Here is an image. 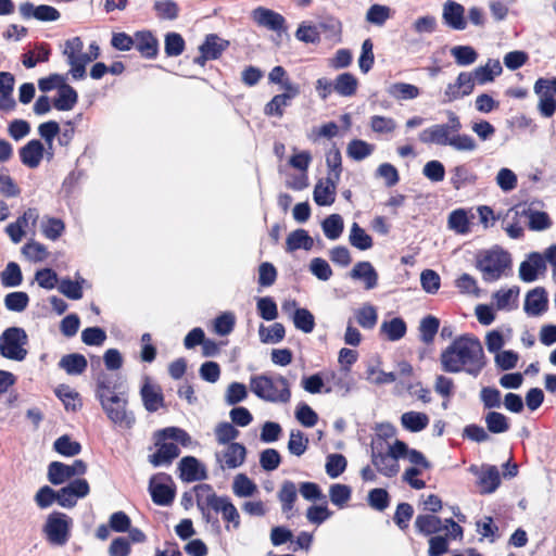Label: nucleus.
<instances>
[{"mask_svg": "<svg viewBox=\"0 0 556 556\" xmlns=\"http://www.w3.org/2000/svg\"><path fill=\"white\" fill-rule=\"evenodd\" d=\"M440 362L444 372L465 371L475 378L480 375L488 363L481 341L469 333L455 338L441 352Z\"/></svg>", "mask_w": 556, "mask_h": 556, "instance_id": "f257e3e1", "label": "nucleus"}, {"mask_svg": "<svg viewBox=\"0 0 556 556\" xmlns=\"http://www.w3.org/2000/svg\"><path fill=\"white\" fill-rule=\"evenodd\" d=\"M251 391L261 400L269 403H289L291 399L290 383L286 377L277 375L252 376L250 379Z\"/></svg>", "mask_w": 556, "mask_h": 556, "instance_id": "f03ea898", "label": "nucleus"}, {"mask_svg": "<svg viewBox=\"0 0 556 556\" xmlns=\"http://www.w3.org/2000/svg\"><path fill=\"white\" fill-rule=\"evenodd\" d=\"M511 267L510 254L502 248L485 251L477 257V268L482 271L486 282L498 280L506 269Z\"/></svg>", "mask_w": 556, "mask_h": 556, "instance_id": "7ed1b4c3", "label": "nucleus"}, {"mask_svg": "<svg viewBox=\"0 0 556 556\" xmlns=\"http://www.w3.org/2000/svg\"><path fill=\"white\" fill-rule=\"evenodd\" d=\"M28 336L22 327H9L0 334V355L7 359L23 362L28 351Z\"/></svg>", "mask_w": 556, "mask_h": 556, "instance_id": "20e7f679", "label": "nucleus"}, {"mask_svg": "<svg viewBox=\"0 0 556 556\" xmlns=\"http://www.w3.org/2000/svg\"><path fill=\"white\" fill-rule=\"evenodd\" d=\"M102 397L99 402L106 417L115 425L124 426L128 429L132 428L136 417L132 412L127 409L128 394L126 390Z\"/></svg>", "mask_w": 556, "mask_h": 556, "instance_id": "39448f33", "label": "nucleus"}, {"mask_svg": "<svg viewBox=\"0 0 556 556\" xmlns=\"http://www.w3.org/2000/svg\"><path fill=\"white\" fill-rule=\"evenodd\" d=\"M463 125L459 116L453 112H447L446 124H435L424 129L418 138L426 144L450 146L452 142L453 134L459 132Z\"/></svg>", "mask_w": 556, "mask_h": 556, "instance_id": "423d86ee", "label": "nucleus"}, {"mask_svg": "<svg viewBox=\"0 0 556 556\" xmlns=\"http://www.w3.org/2000/svg\"><path fill=\"white\" fill-rule=\"evenodd\" d=\"M73 519L65 513L54 510L47 516L42 528L46 540L53 546H64L71 538Z\"/></svg>", "mask_w": 556, "mask_h": 556, "instance_id": "0eeeda50", "label": "nucleus"}, {"mask_svg": "<svg viewBox=\"0 0 556 556\" xmlns=\"http://www.w3.org/2000/svg\"><path fill=\"white\" fill-rule=\"evenodd\" d=\"M149 493L154 504L170 505L176 495V485L168 473L159 472L150 478Z\"/></svg>", "mask_w": 556, "mask_h": 556, "instance_id": "6e6552de", "label": "nucleus"}, {"mask_svg": "<svg viewBox=\"0 0 556 556\" xmlns=\"http://www.w3.org/2000/svg\"><path fill=\"white\" fill-rule=\"evenodd\" d=\"M86 472L87 464L83 459H75L71 465L54 460L48 465L47 479L52 485H62L71 481L72 478Z\"/></svg>", "mask_w": 556, "mask_h": 556, "instance_id": "1a4fd4ad", "label": "nucleus"}, {"mask_svg": "<svg viewBox=\"0 0 556 556\" xmlns=\"http://www.w3.org/2000/svg\"><path fill=\"white\" fill-rule=\"evenodd\" d=\"M229 45L228 40L217 34H207L199 46V55L193 59V63L204 67L207 61L219 59Z\"/></svg>", "mask_w": 556, "mask_h": 556, "instance_id": "9d476101", "label": "nucleus"}, {"mask_svg": "<svg viewBox=\"0 0 556 556\" xmlns=\"http://www.w3.org/2000/svg\"><path fill=\"white\" fill-rule=\"evenodd\" d=\"M370 457L372 465L382 476L393 478L399 473L400 464L389 452L384 451L382 442L372 441Z\"/></svg>", "mask_w": 556, "mask_h": 556, "instance_id": "9b49d317", "label": "nucleus"}, {"mask_svg": "<svg viewBox=\"0 0 556 556\" xmlns=\"http://www.w3.org/2000/svg\"><path fill=\"white\" fill-rule=\"evenodd\" d=\"M251 16L258 26L275 31L278 36L288 30L285 16L271 9L257 7L252 11Z\"/></svg>", "mask_w": 556, "mask_h": 556, "instance_id": "f8f14e48", "label": "nucleus"}, {"mask_svg": "<svg viewBox=\"0 0 556 556\" xmlns=\"http://www.w3.org/2000/svg\"><path fill=\"white\" fill-rule=\"evenodd\" d=\"M473 91V81L468 72H460L454 83H450L440 100L441 104H447L468 97Z\"/></svg>", "mask_w": 556, "mask_h": 556, "instance_id": "ddd939ff", "label": "nucleus"}, {"mask_svg": "<svg viewBox=\"0 0 556 556\" xmlns=\"http://www.w3.org/2000/svg\"><path fill=\"white\" fill-rule=\"evenodd\" d=\"M18 11L22 18H35L39 22H55L61 16L59 10H56L54 7L48 4L35 5L29 1L21 3Z\"/></svg>", "mask_w": 556, "mask_h": 556, "instance_id": "4468645a", "label": "nucleus"}, {"mask_svg": "<svg viewBox=\"0 0 556 556\" xmlns=\"http://www.w3.org/2000/svg\"><path fill=\"white\" fill-rule=\"evenodd\" d=\"M179 478L181 481L190 483L202 481L207 478V470L194 456H185L178 463Z\"/></svg>", "mask_w": 556, "mask_h": 556, "instance_id": "2eb2a0df", "label": "nucleus"}, {"mask_svg": "<svg viewBox=\"0 0 556 556\" xmlns=\"http://www.w3.org/2000/svg\"><path fill=\"white\" fill-rule=\"evenodd\" d=\"M473 475L478 476V484L481 494H491L497 490L501 484V476L496 466L485 465L482 470L475 465L469 469Z\"/></svg>", "mask_w": 556, "mask_h": 556, "instance_id": "dca6fc26", "label": "nucleus"}, {"mask_svg": "<svg viewBox=\"0 0 556 556\" xmlns=\"http://www.w3.org/2000/svg\"><path fill=\"white\" fill-rule=\"evenodd\" d=\"M155 453L148 456L149 463L153 467L169 466L180 454V448L173 442L159 441L155 438Z\"/></svg>", "mask_w": 556, "mask_h": 556, "instance_id": "f3484780", "label": "nucleus"}, {"mask_svg": "<svg viewBox=\"0 0 556 556\" xmlns=\"http://www.w3.org/2000/svg\"><path fill=\"white\" fill-rule=\"evenodd\" d=\"M547 307V292L543 287H536L526 294L523 309L528 316H540Z\"/></svg>", "mask_w": 556, "mask_h": 556, "instance_id": "a211bd4d", "label": "nucleus"}, {"mask_svg": "<svg viewBox=\"0 0 556 556\" xmlns=\"http://www.w3.org/2000/svg\"><path fill=\"white\" fill-rule=\"evenodd\" d=\"M546 269L545 260L539 252H531L528 258L521 262L519 278L525 282H532L538 279L539 273Z\"/></svg>", "mask_w": 556, "mask_h": 556, "instance_id": "6ab92c4d", "label": "nucleus"}, {"mask_svg": "<svg viewBox=\"0 0 556 556\" xmlns=\"http://www.w3.org/2000/svg\"><path fill=\"white\" fill-rule=\"evenodd\" d=\"M442 17L444 23L453 29L464 30L467 26L465 8L454 0H447L443 4Z\"/></svg>", "mask_w": 556, "mask_h": 556, "instance_id": "aec40b11", "label": "nucleus"}, {"mask_svg": "<svg viewBox=\"0 0 556 556\" xmlns=\"http://www.w3.org/2000/svg\"><path fill=\"white\" fill-rule=\"evenodd\" d=\"M46 152L43 143L39 139H31L18 150L22 164L29 168H36Z\"/></svg>", "mask_w": 556, "mask_h": 556, "instance_id": "412c9836", "label": "nucleus"}, {"mask_svg": "<svg viewBox=\"0 0 556 556\" xmlns=\"http://www.w3.org/2000/svg\"><path fill=\"white\" fill-rule=\"evenodd\" d=\"M450 184L454 190H460L473 186L478 181V175L468 163L459 164L451 169Z\"/></svg>", "mask_w": 556, "mask_h": 556, "instance_id": "4be33fe9", "label": "nucleus"}, {"mask_svg": "<svg viewBox=\"0 0 556 556\" xmlns=\"http://www.w3.org/2000/svg\"><path fill=\"white\" fill-rule=\"evenodd\" d=\"M125 391L124 382L122 377L113 374L99 375L97 379L96 397L102 400V396H110L117 392Z\"/></svg>", "mask_w": 556, "mask_h": 556, "instance_id": "5701e85b", "label": "nucleus"}, {"mask_svg": "<svg viewBox=\"0 0 556 556\" xmlns=\"http://www.w3.org/2000/svg\"><path fill=\"white\" fill-rule=\"evenodd\" d=\"M134 47L148 60H154L159 54V41L150 30L136 31Z\"/></svg>", "mask_w": 556, "mask_h": 556, "instance_id": "b1692460", "label": "nucleus"}, {"mask_svg": "<svg viewBox=\"0 0 556 556\" xmlns=\"http://www.w3.org/2000/svg\"><path fill=\"white\" fill-rule=\"evenodd\" d=\"M140 395L143 406L149 413H154L164 406V396L161 389L152 386L149 377L146 378L140 389Z\"/></svg>", "mask_w": 556, "mask_h": 556, "instance_id": "393cba45", "label": "nucleus"}, {"mask_svg": "<svg viewBox=\"0 0 556 556\" xmlns=\"http://www.w3.org/2000/svg\"><path fill=\"white\" fill-rule=\"evenodd\" d=\"M350 277L356 280H363L367 290H371L378 285V273L368 261L356 263L350 271Z\"/></svg>", "mask_w": 556, "mask_h": 556, "instance_id": "a878e982", "label": "nucleus"}, {"mask_svg": "<svg viewBox=\"0 0 556 556\" xmlns=\"http://www.w3.org/2000/svg\"><path fill=\"white\" fill-rule=\"evenodd\" d=\"M503 72V67L500 61L489 60L485 65L476 67L472 72H468L471 80L473 81V87L476 83L479 85H485L494 80V78L501 75Z\"/></svg>", "mask_w": 556, "mask_h": 556, "instance_id": "bb28decb", "label": "nucleus"}, {"mask_svg": "<svg viewBox=\"0 0 556 556\" xmlns=\"http://www.w3.org/2000/svg\"><path fill=\"white\" fill-rule=\"evenodd\" d=\"M517 214L529 218L528 227L532 231H543L552 226V219L546 212L533 210L531 206L517 211Z\"/></svg>", "mask_w": 556, "mask_h": 556, "instance_id": "cd10ccee", "label": "nucleus"}, {"mask_svg": "<svg viewBox=\"0 0 556 556\" xmlns=\"http://www.w3.org/2000/svg\"><path fill=\"white\" fill-rule=\"evenodd\" d=\"M58 366L70 376H79L86 371L88 362L83 354L71 353L62 356Z\"/></svg>", "mask_w": 556, "mask_h": 556, "instance_id": "c85d7f7f", "label": "nucleus"}, {"mask_svg": "<svg viewBox=\"0 0 556 556\" xmlns=\"http://www.w3.org/2000/svg\"><path fill=\"white\" fill-rule=\"evenodd\" d=\"M314 247V239L305 229H295L290 232L286 240V252L292 253L299 249L311 251Z\"/></svg>", "mask_w": 556, "mask_h": 556, "instance_id": "c756f323", "label": "nucleus"}, {"mask_svg": "<svg viewBox=\"0 0 556 556\" xmlns=\"http://www.w3.org/2000/svg\"><path fill=\"white\" fill-rule=\"evenodd\" d=\"M78 102L77 91L68 84L60 86L58 96L52 100V105L58 111H71Z\"/></svg>", "mask_w": 556, "mask_h": 556, "instance_id": "7c9ffc66", "label": "nucleus"}, {"mask_svg": "<svg viewBox=\"0 0 556 556\" xmlns=\"http://www.w3.org/2000/svg\"><path fill=\"white\" fill-rule=\"evenodd\" d=\"M415 528L422 535H432L443 530V521L432 514L418 515L415 520Z\"/></svg>", "mask_w": 556, "mask_h": 556, "instance_id": "2f4dec72", "label": "nucleus"}, {"mask_svg": "<svg viewBox=\"0 0 556 556\" xmlns=\"http://www.w3.org/2000/svg\"><path fill=\"white\" fill-rule=\"evenodd\" d=\"M197 498V506L202 514V518L205 522L210 523L217 532L220 529L219 520L217 517L213 516L203 503V493L211 492L212 485L206 483L198 484L193 488Z\"/></svg>", "mask_w": 556, "mask_h": 556, "instance_id": "473e14b6", "label": "nucleus"}, {"mask_svg": "<svg viewBox=\"0 0 556 556\" xmlns=\"http://www.w3.org/2000/svg\"><path fill=\"white\" fill-rule=\"evenodd\" d=\"M334 81V92L341 97H352L358 87L357 78L349 72L339 74Z\"/></svg>", "mask_w": 556, "mask_h": 556, "instance_id": "72a5a7b5", "label": "nucleus"}, {"mask_svg": "<svg viewBox=\"0 0 556 556\" xmlns=\"http://www.w3.org/2000/svg\"><path fill=\"white\" fill-rule=\"evenodd\" d=\"M407 331L406 323L401 317H394L390 320L382 321L380 332L384 333L389 341L401 340Z\"/></svg>", "mask_w": 556, "mask_h": 556, "instance_id": "f704fd0d", "label": "nucleus"}, {"mask_svg": "<svg viewBox=\"0 0 556 556\" xmlns=\"http://www.w3.org/2000/svg\"><path fill=\"white\" fill-rule=\"evenodd\" d=\"M486 430L492 434L505 433L510 428L509 418L504 414L490 410L484 415Z\"/></svg>", "mask_w": 556, "mask_h": 556, "instance_id": "c9c22d12", "label": "nucleus"}, {"mask_svg": "<svg viewBox=\"0 0 556 556\" xmlns=\"http://www.w3.org/2000/svg\"><path fill=\"white\" fill-rule=\"evenodd\" d=\"M225 464L229 469L240 467L247 457V448L242 443L232 442L227 444V448L224 452Z\"/></svg>", "mask_w": 556, "mask_h": 556, "instance_id": "e433bc0d", "label": "nucleus"}, {"mask_svg": "<svg viewBox=\"0 0 556 556\" xmlns=\"http://www.w3.org/2000/svg\"><path fill=\"white\" fill-rule=\"evenodd\" d=\"M401 424L410 432H420L429 425V417L425 413L410 410L401 416Z\"/></svg>", "mask_w": 556, "mask_h": 556, "instance_id": "4c0bfd02", "label": "nucleus"}, {"mask_svg": "<svg viewBox=\"0 0 556 556\" xmlns=\"http://www.w3.org/2000/svg\"><path fill=\"white\" fill-rule=\"evenodd\" d=\"M87 282L81 276H77L76 280L71 278H62L59 283V291L71 300H80L84 295L83 286Z\"/></svg>", "mask_w": 556, "mask_h": 556, "instance_id": "58836bf2", "label": "nucleus"}, {"mask_svg": "<svg viewBox=\"0 0 556 556\" xmlns=\"http://www.w3.org/2000/svg\"><path fill=\"white\" fill-rule=\"evenodd\" d=\"M294 327L304 333L313 332L315 328V317L312 312L305 307H296L291 316Z\"/></svg>", "mask_w": 556, "mask_h": 556, "instance_id": "ea45409f", "label": "nucleus"}, {"mask_svg": "<svg viewBox=\"0 0 556 556\" xmlns=\"http://www.w3.org/2000/svg\"><path fill=\"white\" fill-rule=\"evenodd\" d=\"M155 15L163 21H174L178 18L180 8L174 0H156L153 3Z\"/></svg>", "mask_w": 556, "mask_h": 556, "instance_id": "a19ab883", "label": "nucleus"}, {"mask_svg": "<svg viewBox=\"0 0 556 556\" xmlns=\"http://www.w3.org/2000/svg\"><path fill=\"white\" fill-rule=\"evenodd\" d=\"M375 146L362 139H353L349 142L346 154L350 159L359 162L371 155Z\"/></svg>", "mask_w": 556, "mask_h": 556, "instance_id": "79ce46f5", "label": "nucleus"}, {"mask_svg": "<svg viewBox=\"0 0 556 556\" xmlns=\"http://www.w3.org/2000/svg\"><path fill=\"white\" fill-rule=\"evenodd\" d=\"M324 235L329 240H337L341 237L344 229V222L341 215L331 214L321 222Z\"/></svg>", "mask_w": 556, "mask_h": 556, "instance_id": "37998d69", "label": "nucleus"}, {"mask_svg": "<svg viewBox=\"0 0 556 556\" xmlns=\"http://www.w3.org/2000/svg\"><path fill=\"white\" fill-rule=\"evenodd\" d=\"M81 444L72 440L68 434L59 437L53 443V450L65 457H73L81 452Z\"/></svg>", "mask_w": 556, "mask_h": 556, "instance_id": "c03bdc74", "label": "nucleus"}, {"mask_svg": "<svg viewBox=\"0 0 556 556\" xmlns=\"http://www.w3.org/2000/svg\"><path fill=\"white\" fill-rule=\"evenodd\" d=\"M1 285L5 288H15L23 282L21 267L15 262H9L0 274Z\"/></svg>", "mask_w": 556, "mask_h": 556, "instance_id": "a18cd8bd", "label": "nucleus"}, {"mask_svg": "<svg viewBox=\"0 0 556 556\" xmlns=\"http://www.w3.org/2000/svg\"><path fill=\"white\" fill-rule=\"evenodd\" d=\"M155 438H159V441L174 440L180 443L182 446H188L191 443L190 434L178 427H166L164 429L157 430L154 433Z\"/></svg>", "mask_w": 556, "mask_h": 556, "instance_id": "49530a36", "label": "nucleus"}, {"mask_svg": "<svg viewBox=\"0 0 556 556\" xmlns=\"http://www.w3.org/2000/svg\"><path fill=\"white\" fill-rule=\"evenodd\" d=\"M447 225L450 229L459 235H466L470 231V222L464 208H457L451 212Z\"/></svg>", "mask_w": 556, "mask_h": 556, "instance_id": "de8ad7c7", "label": "nucleus"}, {"mask_svg": "<svg viewBox=\"0 0 556 556\" xmlns=\"http://www.w3.org/2000/svg\"><path fill=\"white\" fill-rule=\"evenodd\" d=\"M258 336L262 343H279L286 337V329L281 323L273 324L269 329H267L263 324L260 326Z\"/></svg>", "mask_w": 556, "mask_h": 556, "instance_id": "09e8293b", "label": "nucleus"}, {"mask_svg": "<svg viewBox=\"0 0 556 556\" xmlns=\"http://www.w3.org/2000/svg\"><path fill=\"white\" fill-rule=\"evenodd\" d=\"M55 395L62 401L67 412H77L83 406L79 393L71 390L67 386H60L55 390Z\"/></svg>", "mask_w": 556, "mask_h": 556, "instance_id": "8fccbe9b", "label": "nucleus"}, {"mask_svg": "<svg viewBox=\"0 0 556 556\" xmlns=\"http://www.w3.org/2000/svg\"><path fill=\"white\" fill-rule=\"evenodd\" d=\"M349 241L354 248L365 251L372 247V238L357 223H353Z\"/></svg>", "mask_w": 556, "mask_h": 556, "instance_id": "3c124183", "label": "nucleus"}, {"mask_svg": "<svg viewBox=\"0 0 556 556\" xmlns=\"http://www.w3.org/2000/svg\"><path fill=\"white\" fill-rule=\"evenodd\" d=\"M440 328V320L433 315L424 317L419 325L420 340L430 344L433 342L435 334Z\"/></svg>", "mask_w": 556, "mask_h": 556, "instance_id": "603ef678", "label": "nucleus"}, {"mask_svg": "<svg viewBox=\"0 0 556 556\" xmlns=\"http://www.w3.org/2000/svg\"><path fill=\"white\" fill-rule=\"evenodd\" d=\"M186 48V41L184 37L176 31H169L164 38V52L167 56H178Z\"/></svg>", "mask_w": 556, "mask_h": 556, "instance_id": "864d4df0", "label": "nucleus"}, {"mask_svg": "<svg viewBox=\"0 0 556 556\" xmlns=\"http://www.w3.org/2000/svg\"><path fill=\"white\" fill-rule=\"evenodd\" d=\"M388 93L399 100H412L420 94V90L412 84L394 83L388 88Z\"/></svg>", "mask_w": 556, "mask_h": 556, "instance_id": "5fc2aeb1", "label": "nucleus"}, {"mask_svg": "<svg viewBox=\"0 0 556 556\" xmlns=\"http://www.w3.org/2000/svg\"><path fill=\"white\" fill-rule=\"evenodd\" d=\"M336 189H331L330 186L323 180H319L314 188L313 198L317 205L329 206L336 200Z\"/></svg>", "mask_w": 556, "mask_h": 556, "instance_id": "6e6d98bb", "label": "nucleus"}, {"mask_svg": "<svg viewBox=\"0 0 556 556\" xmlns=\"http://www.w3.org/2000/svg\"><path fill=\"white\" fill-rule=\"evenodd\" d=\"M357 324L364 329H372L378 321L377 309L371 304H364L355 312Z\"/></svg>", "mask_w": 556, "mask_h": 556, "instance_id": "4d7b16f0", "label": "nucleus"}, {"mask_svg": "<svg viewBox=\"0 0 556 556\" xmlns=\"http://www.w3.org/2000/svg\"><path fill=\"white\" fill-rule=\"evenodd\" d=\"M29 304V296L24 291L10 292L4 296V306L10 312L21 313Z\"/></svg>", "mask_w": 556, "mask_h": 556, "instance_id": "13d9d810", "label": "nucleus"}, {"mask_svg": "<svg viewBox=\"0 0 556 556\" xmlns=\"http://www.w3.org/2000/svg\"><path fill=\"white\" fill-rule=\"evenodd\" d=\"M451 54L459 66H468L478 59V52L471 46H455L451 49Z\"/></svg>", "mask_w": 556, "mask_h": 556, "instance_id": "bf43d9fd", "label": "nucleus"}, {"mask_svg": "<svg viewBox=\"0 0 556 556\" xmlns=\"http://www.w3.org/2000/svg\"><path fill=\"white\" fill-rule=\"evenodd\" d=\"M390 494L383 488H375L370 490L367 495L368 505L378 511L387 509L390 505Z\"/></svg>", "mask_w": 556, "mask_h": 556, "instance_id": "052dcab7", "label": "nucleus"}, {"mask_svg": "<svg viewBox=\"0 0 556 556\" xmlns=\"http://www.w3.org/2000/svg\"><path fill=\"white\" fill-rule=\"evenodd\" d=\"M352 489L348 484L334 483L329 488V498L331 503L339 508L344 507V505L351 500Z\"/></svg>", "mask_w": 556, "mask_h": 556, "instance_id": "680f3d73", "label": "nucleus"}, {"mask_svg": "<svg viewBox=\"0 0 556 556\" xmlns=\"http://www.w3.org/2000/svg\"><path fill=\"white\" fill-rule=\"evenodd\" d=\"M348 466V462L344 455L339 453L329 454L326 460V472L327 475L334 479L341 476Z\"/></svg>", "mask_w": 556, "mask_h": 556, "instance_id": "e2e57ef3", "label": "nucleus"}, {"mask_svg": "<svg viewBox=\"0 0 556 556\" xmlns=\"http://www.w3.org/2000/svg\"><path fill=\"white\" fill-rule=\"evenodd\" d=\"M256 489V484L245 473H239L235 477L232 490L237 496H252Z\"/></svg>", "mask_w": 556, "mask_h": 556, "instance_id": "0e129e2a", "label": "nucleus"}, {"mask_svg": "<svg viewBox=\"0 0 556 556\" xmlns=\"http://www.w3.org/2000/svg\"><path fill=\"white\" fill-rule=\"evenodd\" d=\"M66 62L70 65L67 74L71 75L73 79L80 80L86 77V66L92 61L87 56V53H83L67 60Z\"/></svg>", "mask_w": 556, "mask_h": 556, "instance_id": "69168bd1", "label": "nucleus"}, {"mask_svg": "<svg viewBox=\"0 0 556 556\" xmlns=\"http://www.w3.org/2000/svg\"><path fill=\"white\" fill-rule=\"evenodd\" d=\"M257 314L264 320L270 321L278 317L277 304L271 296H263L257 299Z\"/></svg>", "mask_w": 556, "mask_h": 556, "instance_id": "338daca9", "label": "nucleus"}, {"mask_svg": "<svg viewBox=\"0 0 556 556\" xmlns=\"http://www.w3.org/2000/svg\"><path fill=\"white\" fill-rule=\"evenodd\" d=\"M308 438L301 430H292L288 442V451L295 456H302L308 447Z\"/></svg>", "mask_w": 556, "mask_h": 556, "instance_id": "774afa93", "label": "nucleus"}]
</instances>
